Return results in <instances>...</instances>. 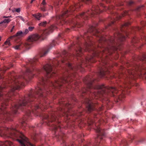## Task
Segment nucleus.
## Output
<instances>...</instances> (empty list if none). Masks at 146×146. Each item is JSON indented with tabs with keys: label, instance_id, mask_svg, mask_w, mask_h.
<instances>
[{
	"label": "nucleus",
	"instance_id": "nucleus-1",
	"mask_svg": "<svg viewBox=\"0 0 146 146\" xmlns=\"http://www.w3.org/2000/svg\"><path fill=\"white\" fill-rule=\"evenodd\" d=\"M96 88L98 89L97 93H95L94 94L95 96H97L98 95L100 94H102L104 93L107 92H111L113 94L116 93L117 92V90L113 87H109L106 88L104 85H98Z\"/></svg>",
	"mask_w": 146,
	"mask_h": 146
},
{
	"label": "nucleus",
	"instance_id": "nucleus-2",
	"mask_svg": "<svg viewBox=\"0 0 146 146\" xmlns=\"http://www.w3.org/2000/svg\"><path fill=\"white\" fill-rule=\"evenodd\" d=\"M17 131L15 128H9L6 127L0 128V135L5 137H12L15 135V133Z\"/></svg>",
	"mask_w": 146,
	"mask_h": 146
},
{
	"label": "nucleus",
	"instance_id": "nucleus-3",
	"mask_svg": "<svg viewBox=\"0 0 146 146\" xmlns=\"http://www.w3.org/2000/svg\"><path fill=\"white\" fill-rule=\"evenodd\" d=\"M79 6V4H77V5L76 4L74 5V6H72L71 7L70 9V10L68 11V10H67L64 11V12H63L62 14L59 17V18L61 20V25H62V22H64V23H66L67 21H65V19L68 16V13L69 12H70V11H74L75 8H76L78 7ZM68 23L70 24L73 23V22L72 20H70V21H69L68 22Z\"/></svg>",
	"mask_w": 146,
	"mask_h": 146
},
{
	"label": "nucleus",
	"instance_id": "nucleus-4",
	"mask_svg": "<svg viewBox=\"0 0 146 146\" xmlns=\"http://www.w3.org/2000/svg\"><path fill=\"white\" fill-rule=\"evenodd\" d=\"M24 86L25 84L23 83L19 82L18 80H16L15 81V79L14 78L12 80V82L11 91L8 93L7 94L8 96H9L12 94V92H14L15 90H19L21 86Z\"/></svg>",
	"mask_w": 146,
	"mask_h": 146
},
{
	"label": "nucleus",
	"instance_id": "nucleus-5",
	"mask_svg": "<svg viewBox=\"0 0 146 146\" xmlns=\"http://www.w3.org/2000/svg\"><path fill=\"white\" fill-rule=\"evenodd\" d=\"M30 96L28 98L25 97L20 100L18 103L15 105V106L13 108V111L14 113H16V110L18 109H20L21 107L25 106L28 102L29 101Z\"/></svg>",
	"mask_w": 146,
	"mask_h": 146
},
{
	"label": "nucleus",
	"instance_id": "nucleus-6",
	"mask_svg": "<svg viewBox=\"0 0 146 146\" xmlns=\"http://www.w3.org/2000/svg\"><path fill=\"white\" fill-rule=\"evenodd\" d=\"M67 61L69 62V60L68 59L67 57H64L59 58H54L52 59H50L48 63L49 64H60V63H65V64H71L70 63H67Z\"/></svg>",
	"mask_w": 146,
	"mask_h": 146
},
{
	"label": "nucleus",
	"instance_id": "nucleus-7",
	"mask_svg": "<svg viewBox=\"0 0 146 146\" xmlns=\"http://www.w3.org/2000/svg\"><path fill=\"white\" fill-rule=\"evenodd\" d=\"M40 37L38 34H34L29 36L27 40V42L25 45L27 48H29L31 46L32 42L38 40Z\"/></svg>",
	"mask_w": 146,
	"mask_h": 146
},
{
	"label": "nucleus",
	"instance_id": "nucleus-8",
	"mask_svg": "<svg viewBox=\"0 0 146 146\" xmlns=\"http://www.w3.org/2000/svg\"><path fill=\"white\" fill-rule=\"evenodd\" d=\"M21 140L17 139L21 146H34L30 143L28 140V139L22 133H21Z\"/></svg>",
	"mask_w": 146,
	"mask_h": 146
},
{
	"label": "nucleus",
	"instance_id": "nucleus-9",
	"mask_svg": "<svg viewBox=\"0 0 146 146\" xmlns=\"http://www.w3.org/2000/svg\"><path fill=\"white\" fill-rule=\"evenodd\" d=\"M5 105H3L0 107V118L2 119L4 118V119H6L7 117L8 116L9 114L5 110V106H6V104H5Z\"/></svg>",
	"mask_w": 146,
	"mask_h": 146
},
{
	"label": "nucleus",
	"instance_id": "nucleus-10",
	"mask_svg": "<svg viewBox=\"0 0 146 146\" xmlns=\"http://www.w3.org/2000/svg\"><path fill=\"white\" fill-rule=\"evenodd\" d=\"M45 67L44 69L45 70L47 73V76L48 78H50L55 74L54 72L52 70V67L50 64H45Z\"/></svg>",
	"mask_w": 146,
	"mask_h": 146
},
{
	"label": "nucleus",
	"instance_id": "nucleus-11",
	"mask_svg": "<svg viewBox=\"0 0 146 146\" xmlns=\"http://www.w3.org/2000/svg\"><path fill=\"white\" fill-rule=\"evenodd\" d=\"M23 33L22 31H19L15 35L11 36L8 38L7 40L5 42V44L6 45H8L10 46L11 44L10 42L11 39H14L15 37L16 36H21Z\"/></svg>",
	"mask_w": 146,
	"mask_h": 146
},
{
	"label": "nucleus",
	"instance_id": "nucleus-12",
	"mask_svg": "<svg viewBox=\"0 0 146 146\" xmlns=\"http://www.w3.org/2000/svg\"><path fill=\"white\" fill-rule=\"evenodd\" d=\"M11 21V20L9 18L5 19L0 22V29H3V28H5L7 26V24Z\"/></svg>",
	"mask_w": 146,
	"mask_h": 146
},
{
	"label": "nucleus",
	"instance_id": "nucleus-13",
	"mask_svg": "<svg viewBox=\"0 0 146 146\" xmlns=\"http://www.w3.org/2000/svg\"><path fill=\"white\" fill-rule=\"evenodd\" d=\"M67 80L63 78H62L60 80L58 81H56L54 83H52V82L51 83V86H52L54 87H56L58 86H61V84H60L62 82L64 83V82H67Z\"/></svg>",
	"mask_w": 146,
	"mask_h": 146
},
{
	"label": "nucleus",
	"instance_id": "nucleus-14",
	"mask_svg": "<svg viewBox=\"0 0 146 146\" xmlns=\"http://www.w3.org/2000/svg\"><path fill=\"white\" fill-rule=\"evenodd\" d=\"M56 27L54 25L51 26L48 29H46L44 31L43 34L44 35H47L52 33L53 30Z\"/></svg>",
	"mask_w": 146,
	"mask_h": 146
},
{
	"label": "nucleus",
	"instance_id": "nucleus-15",
	"mask_svg": "<svg viewBox=\"0 0 146 146\" xmlns=\"http://www.w3.org/2000/svg\"><path fill=\"white\" fill-rule=\"evenodd\" d=\"M113 41L114 39L113 38H111L110 40L106 41V42L109 45V46L105 49L106 50L108 51L110 49H111L112 48V46H111V45H113Z\"/></svg>",
	"mask_w": 146,
	"mask_h": 146
},
{
	"label": "nucleus",
	"instance_id": "nucleus-16",
	"mask_svg": "<svg viewBox=\"0 0 146 146\" xmlns=\"http://www.w3.org/2000/svg\"><path fill=\"white\" fill-rule=\"evenodd\" d=\"M13 144L11 142L6 141L5 142H0V146H13Z\"/></svg>",
	"mask_w": 146,
	"mask_h": 146
},
{
	"label": "nucleus",
	"instance_id": "nucleus-17",
	"mask_svg": "<svg viewBox=\"0 0 146 146\" xmlns=\"http://www.w3.org/2000/svg\"><path fill=\"white\" fill-rule=\"evenodd\" d=\"M50 48H51L49 47L44 50L43 51L40 53L39 56L40 57H41L44 56L45 55H46Z\"/></svg>",
	"mask_w": 146,
	"mask_h": 146
},
{
	"label": "nucleus",
	"instance_id": "nucleus-18",
	"mask_svg": "<svg viewBox=\"0 0 146 146\" xmlns=\"http://www.w3.org/2000/svg\"><path fill=\"white\" fill-rule=\"evenodd\" d=\"M82 53L81 48L80 47H79L76 50V54L74 56H80Z\"/></svg>",
	"mask_w": 146,
	"mask_h": 146
},
{
	"label": "nucleus",
	"instance_id": "nucleus-19",
	"mask_svg": "<svg viewBox=\"0 0 146 146\" xmlns=\"http://www.w3.org/2000/svg\"><path fill=\"white\" fill-rule=\"evenodd\" d=\"M38 58L37 57H36L32 59H30L29 60V62L28 63H36L38 61Z\"/></svg>",
	"mask_w": 146,
	"mask_h": 146
},
{
	"label": "nucleus",
	"instance_id": "nucleus-20",
	"mask_svg": "<svg viewBox=\"0 0 146 146\" xmlns=\"http://www.w3.org/2000/svg\"><path fill=\"white\" fill-rule=\"evenodd\" d=\"M22 44L23 43L22 42H21L19 44L13 46V48L16 50H20L22 47Z\"/></svg>",
	"mask_w": 146,
	"mask_h": 146
},
{
	"label": "nucleus",
	"instance_id": "nucleus-21",
	"mask_svg": "<svg viewBox=\"0 0 146 146\" xmlns=\"http://www.w3.org/2000/svg\"><path fill=\"white\" fill-rule=\"evenodd\" d=\"M32 15L38 20H40V18L42 17V15L40 13L33 14Z\"/></svg>",
	"mask_w": 146,
	"mask_h": 146
},
{
	"label": "nucleus",
	"instance_id": "nucleus-22",
	"mask_svg": "<svg viewBox=\"0 0 146 146\" xmlns=\"http://www.w3.org/2000/svg\"><path fill=\"white\" fill-rule=\"evenodd\" d=\"M92 11H93L92 13L94 14H98L99 12H100V9L98 7L93 8Z\"/></svg>",
	"mask_w": 146,
	"mask_h": 146
},
{
	"label": "nucleus",
	"instance_id": "nucleus-23",
	"mask_svg": "<svg viewBox=\"0 0 146 146\" xmlns=\"http://www.w3.org/2000/svg\"><path fill=\"white\" fill-rule=\"evenodd\" d=\"M139 59L142 61H146V53L143 54L142 56L139 57Z\"/></svg>",
	"mask_w": 146,
	"mask_h": 146
},
{
	"label": "nucleus",
	"instance_id": "nucleus-24",
	"mask_svg": "<svg viewBox=\"0 0 146 146\" xmlns=\"http://www.w3.org/2000/svg\"><path fill=\"white\" fill-rule=\"evenodd\" d=\"M88 109L89 111H91L92 110V106L91 104L90 103V102H88Z\"/></svg>",
	"mask_w": 146,
	"mask_h": 146
},
{
	"label": "nucleus",
	"instance_id": "nucleus-25",
	"mask_svg": "<svg viewBox=\"0 0 146 146\" xmlns=\"http://www.w3.org/2000/svg\"><path fill=\"white\" fill-rule=\"evenodd\" d=\"M108 72L102 70L100 72V75L101 76L103 77L106 75Z\"/></svg>",
	"mask_w": 146,
	"mask_h": 146
},
{
	"label": "nucleus",
	"instance_id": "nucleus-26",
	"mask_svg": "<svg viewBox=\"0 0 146 146\" xmlns=\"http://www.w3.org/2000/svg\"><path fill=\"white\" fill-rule=\"evenodd\" d=\"M92 53H93V56H98V51H96L95 50H92Z\"/></svg>",
	"mask_w": 146,
	"mask_h": 146
},
{
	"label": "nucleus",
	"instance_id": "nucleus-27",
	"mask_svg": "<svg viewBox=\"0 0 146 146\" xmlns=\"http://www.w3.org/2000/svg\"><path fill=\"white\" fill-rule=\"evenodd\" d=\"M85 50L89 51L90 49H88V47L91 46V45L90 44H89L87 43H86L85 46Z\"/></svg>",
	"mask_w": 146,
	"mask_h": 146
},
{
	"label": "nucleus",
	"instance_id": "nucleus-28",
	"mask_svg": "<svg viewBox=\"0 0 146 146\" xmlns=\"http://www.w3.org/2000/svg\"><path fill=\"white\" fill-rule=\"evenodd\" d=\"M46 24V22L44 21L43 22H41L38 24V25L40 26H44Z\"/></svg>",
	"mask_w": 146,
	"mask_h": 146
},
{
	"label": "nucleus",
	"instance_id": "nucleus-29",
	"mask_svg": "<svg viewBox=\"0 0 146 146\" xmlns=\"http://www.w3.org/2000/svg\"><path fill=\"white\" fill-rule=\"evenodd\" d=\"M38 90L39 91L37 93V94L38 95H39L40 96H42V89L40 88H38Z\"/></svg>",
	"mask_w": 146,
	"mask_h": 146
},
{
	"label": "nucleus",
	"instance_id": "nucleus-30",
	"mask_svg": "<svg viewBox=\"0 0 146 146\" xmlns=\"http://www.w3.org/2000/svg\"><path fill=\"white\" fill-rule=\"evenodd\" d=\"M92 58V57H87V58H86V61H88L92 62L93 61V60L91 59Z\"/></svg>",
	"mask_w": 146,
	"mask_h": 146
},
{
	"label": "nucleus",
	"instance_id": "nucleus-31",
	"mask_svg": "<svg viewBox=\"0 0 146 146\" xmlns=\"http://www.w3.org/2000/svg\"><path fill=\"white\" fill-rule=\"evenodd\" d=\"M121 38H120V40L121 41H123L124 39H125V38H126L125 36H122V35H121Z\"/></svg>",
	"mask_w": 146,
	"mask_h": 146
},
{
	"label": "nucleus",
	"instance_id": "nucleus-32",
	"mask_svg": "<svg viewBox=\"0 0 146 146\" xmlns=\"http://www.w3.org/2000/svg\"><path fill=\"white\" fill-rule=\"evenodd\" d=\"M86 15H85V14L84 13H82L79 16H77V17L79 18V17H80V16L82 17L83 16H85Z\"/></svg>",
	"mask_w": 146,
	"mask_h": 146
},
{
	"label": "nucleus",
	"instance_id": "nucleus-33",
	"mask_svg": "<svg viewBox=\"0 0 146 146\" xmlns=\"http://www.w3.org/2000/svg\"><path fill=\"white\" fill-rule=\"evenodd\" d=\"M34 29V27H29L28 28L29 30L30 31H32Z\"/></svg>",
	"mask_w": 146,
	"mask_h": 146
},
{
	"label": "nucleus",
	"instance_id": "nucleus-34",
	"mask_svg": "<svg viewBox=\"0 0 146 146\" xmlns=\"http://www.w3.org/2000/svg\"><path fill=\"white\" fill-rule=\"evenodd\" d=\"M96 131L97 132H101V130L100 128L99 127H98L97 128Z\"/></svg>",
	"mask_w": 146,
	"mask_h": 146
},
{
	"label": "nucleus",
	"instance_id": "nucleus-35",
	"mask_svg": "<svg viewBox=\"0 0 146 146\" xmlns=\"http://www.w3.org/2000/svg\"><path fill=\"white\" fill-rule=\"evenodd\" d=\"M18 17H19L21 20H22L24 22L25 20L21 16H19Z\"/></svg>",
	"mask_w": 146,
	"mask_h": 146
},
{
	"label": "nucleus",
	"instance_id": "nucleus-36",
	"mask_svg": "<svg viewBox=\"0 0 146 146\" xmlns=\"http://www.w3.org/2000/svg\"><path fill=\"white\" fill-rule=\"evenodd\" d=\"M129 23V22H127L125 23V24L123 25L124 26H128L130 24Z\"/></svg>",
	"mask_w": 146,
	"mask_h": 146
},
{
	"label": "nucleus",
	"instance_id": "nucleus-37",
	"mask_svg": "<svg viewBox=\"0 0 146 146\" xmlns=\"http://www.w3.org/2000/svg\"><path fill=\"white\" fill-rule=\"evenodd\" d=\"M3 87L2 86H0V97L2 95V94L1 93V90L3 88Z\"/></svg>",
	"mask_w": 146,
	"mask_h": 146
},
{
	"label": "nucleus",
	"instance_id": "nucleus-38",
	"mask_svg": "<svg viewBox=\"0 0 146 146\" xmlns=\"http://www.w3.org/2000/svg\"><path fill=\"white\" fill-rule=\"evenodd\" d=\"M15 11L17 13H19L20 11V9L19 8L17 9H15Z\"/></svg>",
	"mask_w": 146,
	"mask_h": 146
},
{
	"label": "nucleus",
	"instance_id": "nucleus-39",
	"mask_svg": "<svg viewBox=\"0 0 146 146\" xmlns=\"http://www.w3.org/2000/svg\"><path fill=\"white\" fill-rule=\"evenodd\" d=\"M29 32V29H26L25 30V33L26 34H27Z\"/></svg>",
	"mask_w": 146,
	"mask_h": 146
},
{
	"label": "nucleus",
	"instance_id": "nucleus-40",
	"mask_svg": "<svg viewBox=\"0 0 146 146\" xmlns=\"http://www.w3.org/2000/svg\"><path fill=\"white\" fill-rule=\"evenodd\" d=\"M98 55H99V56H100L102 54V52H99V51H98Z\"/></svg>",
	"mask_w": 146,
	"mask_h": 146
},
{
	"label": "nucleus",
	"instance_id": "nucleus-41",
	"mask_svg": "<svg viewBox=\"0 0 146 146\" xmlns=\"http://www.w3.org/2000/svg\"><path fill=\"white\" fill-rule=\"evenodd\" d=\"M46 4V2H45V0H43V1L42 3V4L43 5H45Z\"/></svg>",
	"mask_w": 146,
	"mask_h": 146
},
{
	"label": "nucleus",
	"instance_id": "nucleus-42",
	"mask_svg": "<svg viewBox=\"0 0 146 146\" xmlns=\"http://www.w3.org/2000/svg\"><path fill=\"white\" fill-rule=\"evenodd\" d=\"M41 10L42 11H46V9L44 7H42L41 8Z\"/></svg>",
	"mask_w": 146,
	"mask_h": 146
},
{
	"label": "nucleus",
	"instance_id": "nucleus-43",
	"mask_svg": "<svg viewBox=\"0 0 146 146\" xmlns=\"http://www.w3.org/2000/svg\"><path fill=\"white\" fill-rule=\"evenodd\" d=\"M3 17L4 18H7L8 17H11V16H7V17L5 16H4Z\"/></svg>",
	"mask_w": 146,
	"mask_h": 146
},
{
	"label": "nucleus",
	"instance_id": "nucleus-44",
	"mask_svg": "<svg viewBox=\"0 0 146 146\" xmlns=\"http://www.w3.org/2000/svg\"><path fill=\"white\" fill-rule=\"evenodd\" d=\"M14 27L15 26H13L12 27V29H11V31H10V32H12L13 31V29H14Z\"/></svg>",
	"mask_w": 146,
	"mask_h": 146
},
{
	"label": "nucleus",
	"instance_id": "nucleus-45",
	"mask_svg": "<svg viewBox=\"0 0 146 146\" xmlns=\"http://www.w3.org/2000/svg\"><path fill=\"white\" fill-rule=\"evenodd\" d=\"M91 85V83H90L88 85V87L89 88H90V86Z\"/></svg>",
	"mask_w": 146,
	"mask_h": 146
},
{
	"label": "nucleus",
	"instance_id": "nucleus-46",
	"mask_svg": "<svg viewBox=\"0 0 146 146\" xmlns=\"http://www.w3.org/2000/svg\"><path fill=\"white\" fill-rule=\"evenodd\" d=\"M133 3V2L132 1H130L129 3V5H131Z\"/></svg>",
	"mask_w": 146,
	"mask_h": 146
},
{
	"label": "nucleus",
	"instance_id": "nucleus-47",
	"mask_svg": "<svg viewBox=\"0 0 146 146\" xmlns=\"http://www.w3.org/2000/svg\"><path fill=\"white\" fill-rule=\"evenodd\" d=\"M90 28L91 29H92V30L93 29H94V27L93 26H91V27Z\"/></svg>",
	"mask_w": 146,
	"mask_h": 146
},
{
	"label": "nucleus",
	"instance_id": "nucleus-48",
	"mask_svg": "<svg viewBox=\"0 0 146 146\" xmlns=\"http://www.w3.org/2000/svg\"><path fill=\"white\" fill-rule=\"evenodd\" d=\"M83 1H90L91 0H82Z\"/></svg>",
	"mask_w": 146,
	"mask_h": 146
},
{
	"label": "nucleus",
	"instance_id": "nucleus-49",
	"mask_svg": "<svg viewBox=\"0 0 146 146\" xmlns=\"http://www.w3.org/2000/svg\"><path fill=\"white\" fill-rule=\"evenodd\" d=\"M35 0H31V3H32Z\"/></svg>",
	"mask_w": 146,
	"mask_h": 146
},
{
	"label": "nucleus",
	"instance_id": "nucleus-50",
	"mask_svg": "<svg viewBox=\"0 0 146 146\" xmlns=\"http://www.w3.org/2000/svg\"><path fill=\"white\" fill-rule=\"evenodd\" d=\"M122 96H120L119 97V100H120V98Z\"/></svg>",
	"mask_w": 146,
	"mask_h": 146
},
{
	"label": "nucleus",
	"instance_id": "nucleus-51",
	"mask_svg": "<svg viewBox=\"0 0 146 146\" xmlns=\"http://www.w3.org/2000/svg\"><path fill=\"white\" fill-rule=\"evenodd\" d=\"M22 124H23V126H25V123H22Z\"/></svg>",
	"mask_w": 146,
	"mask_h": 146
},
{
	"label": "nucleus",
	"instance_id": "nucleus-52",
	"mask_svg": "<svg viewBox=\"0 0 146 146\" xmlns=\"http://www.w3.org/2000/svg\"><path fill=\"white\" fill-rule=\"evenodd\" d=\"M128 73H129V74H131V73L129 72H128Z\"/></svg>",
	"mask_w": 146,
	"mask_h": 146
},
{
	"label": "nucleus",
	"instance_id": "nucleus-53",
	"mask_svg": "<svg viewBox=\"0 0 146 146\" xmlns=\"http://www.w3.org/2000/svg\"><path fill=\"white\" fill-rule=\"evenodd\" d=\"M38 108H39V107H38V106H37V107H36V109H38Z\"/></svg>",
	"mask_w": 146,
	"mask_h": 146
},
{
	"label": "nucleus",
	"instance_id": "nucleus-54",
	"mask_svg": "<svg viewBox=\"0 0 146 146\" xmlns=\"http://www.w3.org/2000/svg\"><path fill=\"white\" fill-rule=\"evenodd\" d=\"M2 78L1 77V75H0V79H1Z\"/></svg>",
	"mask_w": 146,
	"mask_h": 146
},
{
	"label": "nucleus",
	"instance_id": "nucleus-55",
	"mask_svg": "<svg viewBox=\"0 0 146 146\" xmlns=\"http://www.w3.org/2000/svg\"><path fill=\"white\" fill-rule=\"evenodd\" d=\"M54 42H55L54 41H53V42H52V43H53L54 44Z\"/></svg>",
	"mask_w": 146,
	"mask_h": 146
},
{
	"label": "nucleus",
	"instance_id": "nucleus-56",
	"mask_svg": "<svg viewBox=\"0 0 146 146\" xmlns=\"http://www.w3.org/2000/svg\"><path fill=\"white\" fill-rule=\"evenodd\" d=\"M1 40V37L0 36V41Z\"/></svg>",
	"mask_w": 146,
	"mask_h": 146
},
{
	"label": "nucleus",
	"instance_id": "nucleus-57",
	"mask_svg": "<svg viewBox=\"0 0 146 146\" xmlns=\"http://www.w3.org/2000/svg\"><path fill=\"white\" fill-rule=\"evenodd\" d=\"M54 45H55L54 44L53 46H54Z\"/></svg>",
	"mask_w": 146,
	"mask_h": 146
}]
</instances>
